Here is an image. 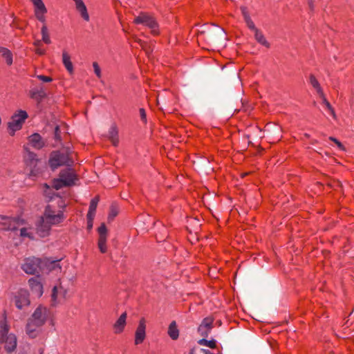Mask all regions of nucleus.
<instances>
[{"instance_id":"nucleus-1","label":"nucleus","mask_w":354,"mask_h":354,"mask_svg":"<svg viewBox=\"0 0 354 354\" xmlns=\"http://www.w3.org/2000/svg\"><path fill=\"white\" fill-rule=\"evenodd\" d=\"M48 315V309L42 306H39L34 311L32 317L26 324V333L31 337L35 338L37 335V328L44 324Z\"/></svg>"},{"instance_id":"nucleus-2","label":"nucleus","mask_w":354,"mask_h":354,"mask_svg":"<svg viewBox=\"0 0 354 354\" xmlns=\"http://www.w3.org/2000/svg\"><path fill=\"white\" fill-rule=\"evenodd\" d=\"M33 6V12L35 18L41 22L43 26L41 28V34L42 41L46 44H50L51 40L46 26V14L48 13V9L45 6L43 0H30Z\"/></svg>"},{"instance_id":"nucleus-3","label":"nucleus","mask_w":354,"mask_h":354,"mask_svg":"<svg viewBox=\"0 0 354 354\" xmlns=\"http://www.w3.org/2000/svg\"><path fill=\"white\" fill-rule=\"evenodd\" d=\"M77 180H78V176L75 171L72 167H68L64 169H62L58 177L53 180L52 186L56 190H59L63 187L75 185Z\"/></svg>"},{"instance_id":"nucleus-4","label":"nucleus","mask_w":354,"mask_h":354,"mask_svg":"<svg viewBox=\"0 0 354 354\" xmlns=\"http://www.w3.org/2000/svg\"><path fill=\"white\" fill-rule=\"evenodd\" d=\"M10 330L9 325L6 319L4 318L0 321V343L3 345L5 350L8 353L14 351L17 348V337L13 333H8Z\"/></svg>"},{"instance_id":"nucleus-5","label":"nucleus","mask_w":354,"mask_h":354,"mask_svg":"<svg viewBox=\"0 0 354 354\" xmlns=\"http://www.w3.org/2000/svg\"><path fill=\"white\" fill-rule=\"evenodd\" d=\"M241 11L242 16L243 17L244 21L246 24L248 28L254 32V37L257 41L261 45L269 48L270 44L266 40V37H264L263 34L255 26L254 23L252 20L248 8L245 6L241 7Z\"/></svg>"},{"instance_id":"nucleus-6","label":"nucleus","mask_w":354,"mask_h":354,"mask_svg":"<svg viewBox=\"0 0 354 354\" xmlns=\"http://www.w3.org/2000/svg\"><path fill=\"white\" fill-rule=\"evenodd\" d=\"M48 164L53 170L61 166L72 167L73 160L67 153L54 151L50 154Z\"/></svg>"},{"instance_id":"nucleus-7","label":"nucleus","mask_w":354,"mask_h":354,"mask_svg":"<svg viewBox=\"0 0 354 354\" xmlns=\"http://www.w3.org/2000/svg\"><path fill=\"white\" fill-rule=\"evenodd\" d=\"M28 115L26 111L19 110L15 113L8 123V129L11 136H14L15 132L20 130L25 120Z\"/></svg>"},{"instance_id":"nucleus-8","label":"nucleus","mask_w":354,"mask_h":354,"mask_svg":"<svg viewBox=\"0 0 354 354\" xmlns=\"http://www.w3.org/2000/svg\"><path fill=\"white\" fill-rule=\"evenodd\" d=\"M44 221L52 225H56L65 218L64 212L62 210H57L52 205H47L45 208L44 215L41 216Z\"/></svg>"},{"instance_id":"nucleus-9","label":"nucleus","mask_w":354,"mask_h":354,"mask_svg":"<svg viewBox=\"0 0 354 354\" xmlns=\"http://www.w3.org/2000/svg\"><path fill=\"white\" fill-rule=\"evenodd\" d=\"M133 22L136 24H142L151 30L153 35H156L159 34V27L156 19L151 15L142 12L138 16L135 17Z\"/></svg>"},{"instance_id":"nucleus-10","label":"nucleus","mask_w":354,"mask_h":354,"mask_svg":"<svg viewBox=\"0 0 354 354\" xmlns=\"http://www.w3.org/2000/svg\"><path fill=\"white\" fill-rule=\"evenodd\" d=\"M0 225L3 230L15 231L25 225V221L19 218L3 216L0 221Z\"/></svg>"},{"instance_id":"nucleus-11","label":"nucleus","mask_w":354,"mask_h":354,"mask_svg":"<svg viewBox=\"0 0 354 354\" xmlns=\"http://www.w3.org/2000/svg\"><path fill=\"white\" fill-rule=\"evenodd\" d=\"M43 261L39 258H27L22 264V270L27 274H35L41 270Z\"/></svg>"},{"instance_id":"nucleus-12","label":"nucleus","mask_w":354,"mask_h":354,"mask_svg":"<svg viewBox=\"0 0 354 354\" xmlns=\"http://www.w3.org/2000/svg\"><path fill=\"white\" fill-rule=\"evenodd\" d=\"M39 161L36 153L31 151L27 152L25 162L26 165L30 168V176H35L39 173V169L37 167Z\"/></svg>"},{"instance_id":"nucleus-13","label":"nucleus","mask_w":354,"mask_h":354,"mask_svg":"<svg viewBox=\"0 0 354 354\" xmlns=\"http://www.w3.org/2000/svg\"><path fill=\"white\" fill-rule=\"evenodd\" d=\"M67 291L62 286H55L52 290L51 294V305L57 306L64 300Z\"/></svg>"},{"instance_id":"nucleus-14","label":"nucleus","mask_w":354,"mask_h":354,"mask_svg":"<svg viewBox=\"0 0 354 354\" xmlns=\"http://www.w3.org/2000/svg\"><path fill=\"white\" fill-rule=\"evenodd\" d=\"M17 308L22 309L30 304L29 293L26 290H20L15 297Z\"/></svg>"},{"instance_id":"nucleus-15","label":"nucleus","mask_w":354,"mask_h":354,"mask_svg":"<svg viewBox=\"0 0 354 354\" xmlns=\"http://www.w3.org/2000/svg\"><path fill=\"white\" fill-rule=\"evenodd\" d=\"M146 337V322L144 318L140 319L135 333V344H142Z\"/></svg>"},{"instance_id":"nucleus-16","label":"nucleus","mask_w":354,"mask_h":354,"mask_svg":"<svg viewBox=\"0 0 354 354\" xmlns=\"http://www.w3.org/2000/svg\"><path fill=\"white\" fill-rule=\"evenodd\" d=\"M52 225L46 222L44 218L41 217L36 225L37 234L41 238L46 237L50 234Z\"/></svg>"},{"instance_id":"nucleus-17","label":"nucleus","mask_w":354,"mask_h":354,"mask_svg":"<svg viewBox=\"0 0 354 354\" xmlns=\"http://www.w3.org/2000/svg\"><path fill=\"white\" fill-rule=\"evenodd\" d=\"M213 322L214 319L210 317L204 318L198 327V333L201 336L207 337L212 328Z\"/></svg>"},{"instance_id":"nucleus-18","label":"nucleus","mask_w":354,"mask_h":354,"mask_svg":"<svg viewBox=\"0 0 354 354\" xmlns=\"http://www.w3.org/2000/svg\"><path fill=\"white\" fill-rule=\"evenodd\" d=\"M28 284L33 294L37 297H41L43 295V285L39 279V277H32L28 280Z\"/></svg>"},{"instance_id":"nucleus-19","label":"nucleus","mask_w":354,"mask_h":354,"mask_svg":"<svg viewBox=\"0 0 354 354\" xmlns=\"http://www.w3.org/2000/svg\"><path fill=\"white\" fill-rule=\"evenodd\" d=\"M127 313L124 312L119 317V318L115 322L113 325V329L114 333L115 334H120L123 332L127 324Z\"/></svg>"},{"instance_id":"nucleus-20","label":"nucleus","mask_w":354,"mask_h":354,"mask_svg":"<svg viewBox=\"0 0 354 354\" xmlns=\"http://www.w3.org/2000/svg\"><path fill=\"white\" fill-rule=\"evenodd\" d=\"M29 142L32 147L37 149H40L44 147L45 143L41 136L37 133H35L29 136Z\"/></svg>"},{"instance_id":"nucleus-21","label":"nucleus","mask_w":354,"mask_h":354,"mask_svg":"<svg viewBox=\"0 0 354 354\" xmlns=\"http://www.w3.org/2000/svg\"><path fill=\"white\" fill-rule=\"evenodd\" d=\"M75 3V8L80 13L82 17L86 21H89V15L87 8L82 0H73Z\"/></svg>"},{"instance_id":"nucleus-22","label":"nucleus","mask_w":354,"mask_h":354,"mask_svg":"<svg viewBox=\"0 0 354 354\" xmlns=\"http://www.w3.org/2000/svg\"><path fill=\"white\" fill-rule=\"evenodd\" d=\"M0 55L5 59L6 64L8 66L12 64L13 55L12 52L9 49L0 46Z\"/></svg>"},{"instance_id":"nucleus-23","label":"nucleus","mask_w":354,"mask_h":354,"mask_svg":"<svg viewBox=\"0 0 354 354\" xmlns=\"http://www.w3.org/2000/svg\"><path fill=\"white\" fill-rule=\"evenodd\" d=\"M99 202V197L95 196L91 199L89 205L88 211L87 213L86 217H89V219L91 220L92 217H95V212L97 209V206Z\"/></svg>"},{"instance_id":"nucleus-24","label":"nucleus","mask_w":354,"mask_h":354,"mask_svg":"<svg viewBox=\"0 0 354 354\" xmlns=\"http://www.w3.org/2000/svg\"><path fill=\"white\" fill-rule=\"evenodd\" d=\"M109 138L114 146H117L119 142L118 131L115 125H112L109 131Z\"/></svg>"},{"instance_id":"nucleus-25","label":"nucleus","mask_w":354,"mask_h":354,"mask_svg":"<svg viewBox=\"0 0 354 354\" xmlns=\"http://www.w3.org/2000/svg\"><path fill=\"white\" fill-rule=\"evenodd\" d=\"M168 335L171 339L176 340L179 337V330L175 321L171 322L168 328Z\"/></svg>"},{"instance_id":"nucleus-26","label":"nucleus","mask_w":354,"mask_h":354,"mask_svg":"<svg viewBox=\"0 0 354 354\" xmlns=\"http://www.w3.org/2000/svg\"><path fill=\"white\" fill-rule=\"evenodd\" d=\"M62 62L66 70L71 74L73 73V66L71 61V57L67 52L62 53Z\"/></svg>"},{"instance_id":"nucleus-27","label":"nucleus","mask_w":354,"mask_h":354,"mask_svg":"<svg viewBox=\"0 0 354 354\" xmlns=\"http://www.w3.org/2000/svg\"><path fill=\"white\" fill-rule=\"evenodd\" d=\"M309 83L312 86V87L314 89H315L319 95L324 93L319 82H318L315 76L313 74H310L309 76Z\"/></svg>"},{"instance_id":"nucleus-28","label":"nucleus","mask_w":354,"mask_h":354,"mask_svg":"<svg viewBox=\"0 0 354 354\" xmlns=\"http://www.w3.org/2000/svg\"><path fill=\"white\" fill-rule=\"evenodd\" d=\"M319 97L322 100V104L325 105L326 109L328 111V113L330 115H331L333 116V118H335L336 115H335V111H334L333 108L332 107L331 104H330V102L327 100L324 93L319 95Z\"/></svg>"},{"instance_id":"nucleus-29","label":"nucleus","mask_w":354,"mask_h":354,"mask_svg":"<svg viewBox=\"0 0 354 354\" xmlns=\"http://www.w3.org/2000/svg\"><path fill=\"white\" fill-rule=\"evenodd\" d=\"M45 95L44 91L43 89L39 88H32L30 91V96L31 98L37 100H40Z\"/></svg>"},{"instance_id":"nucleus-30","label":"nucleus","mask_w":354,"mask_h":354,"mask_svg":"<svg viewBox=\"0 0 354 354\" xmlns=\"http://www.w3.org/2000/svg\"><path fill=\"white\" fill-rule=\"evenodd\" d=\"M20 236L23 238H28L30 239H34L33 232L30 227H21L19 228Z\"/></svg>"},{"instance_id":"nucleus-31","label":"nucleus","mask_w":354,"mask_h":354,"mask_svg":"<svg viewBox=\"0 0 354 354\" xmlns=\"http://www.w3.org/2000/svg\"><path fill=\"white\" fill-rule=\"evenodd\" d=\"M45 265L47 266L49 270H54L60 271L61 270V266L59 265V260H55L51 261H46L45 262Z\"/></svg>"},{"instance_id":"nucleus-32","label":"nucleus","mask_w":354,"mask_h":354,"mask_svg":"<svg viewBox=\"0 0 354 354\" xmlns=\"http://www.w3.org/2000/svg\"><path fill=\"white\" fill-rule=\"evenodd\" d=\"M198 343L200 345L206 346L211 348H214L216 346V342L214 339L207 340L205 338L200 339Z\"/></svg>"},{"instance_id":"nucleus-33","label":"nucleus","mask_w":354,"mask_h":354,"mask_svg":"<svg viewBox=\"0 0 354 354\" xmlns=\"http://www.w3.org/2000/svg\"><path fill=\"white\" fill-rule=\"evenodd\" d=\"M98 248L102 253H105L107 251L106 247V238L98 239Z\"/></svg>"},{"instance_id":"nucleus-34","label":"nucleus","mask_w":354,"mask_h":354,"mask_svg":"<svg viewBox=\"0 0 354 354\" xmlns=\"http://www.w3.org/2000/svg\"><path fill=\"white\" fill-rule=\"evenodd\" d=\"M99 239L107 238V229L104 223H102L97 229Z\"/></svg>"},{"instance_id":"nucleus-35","label":"nucleus","mask_w":354,"mask_h":354,"mask_svg":"<svg viewBox=\"0 0 354 354\" xmlns=\"http://www.w3.org/2000/svg\"><path fill=\"white\" fill-rule=\"evenodd\" d=\"M93 67L95 75L100 78L101 77V69L97 62L93 63Z\"/></svg>"},{"instance_id":"nucleus-36","label":"nucleus","mask_w":354,"mask_h":354,"mask_svg":"<svg viewBox=\"0 0 354 354\" xmlns=\"http://www.w3.org/2000/svg\"><path fill=\"white\" fill-rule=\"evenodd\" d=\"M37 78H38L39 80L44 82H50L53 80V79L50 77L45 76L43 75H37Z\"/></svg>"},{"instance_id":"nucleus-37","label":"nucleus","mask_w":354,"mask_h":354,"mask_svg":"<svg viewBox=\"0 0 354 354\" xmlns=\"http://www.w3.org/2000/svg\"><path fill=\"white\" fill-rule=\"evenodd\" d=\"M330 140H333L337 146V147L341 150H344V147L343 145L336 138L333 137H330Z\"/></svg>"},{"instance_id":"nucleus-38","label":"nucleus","mask_w":354,"mask_h":354,"mask_svg":"<svg viewBox=\"0 0 354 354\" xmlns=\"http://www.w3.org/2000/svg\"><path fill=\"white\" fill-rule=\"evenodd\" d=\"M55 139L57 140H61L60 131L58 126H56L55 128Z\"/></svg>"},{"instance_id":"nucleus-39","label":"nucleus","mask_w":354,"mask_h":354,"mask_svg":"<svg viewBox=\"0 0 354 354\" xmlns=\"http://www.w3.org/2000/svg\"><path fill=\"white\" fill-rule=\"evenodd\" d=\"M139 111H140L141 120L144 122H146L147 121V115H146L145 110L143 108H141V109H140Z\"/></svg>"},{"instance_id":"nucleus-40","label":"nucleus","mask_w":354,"mask_h":354,"mask_svg":"<svg viewBox=\"0 0 354 354\" xmlns=\"http://www.w3.org/2000/svg\"><path fill=\"white\" fill-rule=\"evenodd\" d=\"M86 218H87L88 228L91 229L93 227V220H94L95 217H92L91 220L89 219V217H86Z\"/></svg>"},{"instance_id":"nucleus-41","label":"nucleus","mask_w":354,"mask_h":354,"mask_svg":"<svg viewBox=\"0 0 354 354\" xmlns=\"http://www.w3.org/2000/svg\"><path fill=\"white\" fill-rule=\"evenodd\" d=\"M36 53L39 55H42L45 53V50L43 49V48H41L39 47L37 48L36 50H35Z\"/></svg>"},{"instance_id":"nucleus-42","label":"nucleus","mask_w":354,"mask_h":354,"mask_svg":"<svg viewBox=\"0 0 354 354\" xmlns=\"http://www.w3.org/2000/svg\"><path fill=\"white\" fill-rule=\"evenodd\" d=\"M116 215H117V212L115 209H111V212L109 216V219L113 218Z\"/></svg>"},{"instance_id":"nucleus-43","label":"nucleus","mask_w":354,"mask_h":354,"mask_svg":"<svg viewBox=\"0 0 354 354\" xmlns=\"http://www.w3.org/2000/svg\"><path fill=\"white\" fill-rule=\"evenodd\" d=\"M34 45L37 47H39L41 45V41L37 40L34 42Z\"/></svg>"},{"instance_id":"nucleus-44","label":"nucleus","mask_w":354,"mask_h":354,"mask_svg":"<svg viewBox=\"0 0 354 354\" xmlns=\"http://www.w3.org/2000/svg\"><path fill=\"white\" fill-rule=\"evenodd\" d=\"M308 4H309V7H310V8L311 10H313V3H312V1H310L308 2Z\"/></svg>"},{"instance_id":"nucleus-45","label":"nucleus","mask_w":354,"mask_h":354,"mask_svg":"<svg viewBox=\"0 0 354 354\" xmlns=\"http://www.w3.org/2000/svg\"><path fill=\"white\" fill-rule=\"evenodd\" d=\"M45 186L48 188L49 187V186L47 184H45Z\"/></svg>"},{"instance_id":"nucleus-46","label":"nucleus","mask_w":354,"mask_h":354,"mask_svg":"<svg viewBox=\"0 0 354 354\" xmlns=\"http://www.w3.org/2000/svg\"><path fill=\"white\" fill-rule=\"evenodd\" d=\"M190 354H193V352H192Z\"/></svg>"}]
</instances>
